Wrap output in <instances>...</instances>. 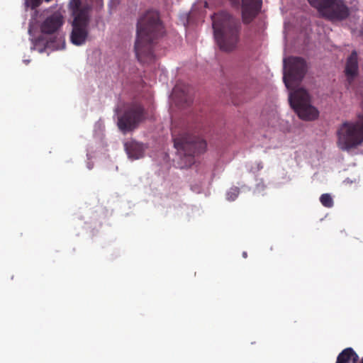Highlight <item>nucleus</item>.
<instances>
[{
    "instance_id": "1",
    "label": "nucleus",
    "mask_w": 363,
    "mask_h": 363,
    "mask_svg": "<svg viewBox=\"0 0 363 363\" xmlns=\"http://www.w3.org/2000/svg\"><path fill=\"white\" fill-rule=\"evenodd\" d=\"M284 82L291 89L289 101L290 106L299 118L311 121L319 116L318 110L311 104V96L303 88L295 89L306 72L305 60L299 57H289L284 60Z\"/></svg>"
},
{
    "instance_id": "2",
    "label": "nucleus",
    "mask_w": 363,
    "mask_h": 363,
    "mask_svg": "<svg viewBox=\"0 0 363 363\" xmlns=\"http://www.w3.org/2000/svg\"><path fill=\"white\" fill-rule=\"evenodd\" d=\"M164 33L158 12L150 10L138 19L135 43L136 57L141 63H150L155 60L153 48Z\"/></svg>"
},
{
    "instance_id": "3",
    "label": "nucleus",
    "mask_w": 363,
    "mask_h": 363,
    "mask_svg": "<svg viewBox=\"0 0 363 363\" xmlns=\"http://www.w3.org/2000/svg\"><path fill=\"white\" fill-rule=\"evenodd\" d=\"M214 37L217 45L223 52H231L240 40V23L225 11H220L212 16Z\"/></svg>"
},
{
    "instance_id": "4",
    "label": "nucleus",
    "mask_w": 363,
    "mask_h": 363,
    "mask_svg": "<svg viewBox=\"0 0 363 363\" xmlns=\"http://www.w3.org/2000/svg\"><path fill=\"white\" fill-rule=\"evenodd\" d=\"M172 134L174 147L181 160L182 167L191 166L194 163V157L197 154L205 152L206 142L199 136L193 135L184 130L177 135L176 130L172 129Z\"/></svg>"
},
{
    "instance_id": "5",
    "label": "nucleus",
    "mask_w": 363,
    "mask_h": 363,
    "mask_svg": "<svg viewBox=\"0 0 363 363\" xmlns=\"http://www.w3.org/2000/svg\"><path fill=\"white\" fill-rule=\"evenodd\" d=\"M69 7L73 16L70 40L74 45H82L86 43L89 35L92 6L88 3H82L81 0H70Z\"/></svg>"
},
{
    "instance_id": "6",
    "label": "nucleus",
    "mask_w": 363,
    "mask_h": 363,
    "mask_svg": "<svg viewBox=\"0 0 363 363\" xmlns=\"http://www.w3.org/2000/svg\"><path fill=\"white\" fill-rule=\"evenodd\" d=\"M338 147L349 151L363 143V115L355 122H344L337 131Z\"/></svg>"
},
{
    "instance_id": "7",
    "label": "nucleus",
    "mask_w": 363,
    "mask_h": 363,
    "mask_svg": "<svg viewBox=\"0 0 363 363\" xmlns=\"http://www.w3.org/2000/svg\"><path fill=\"white\" fill-rule=\"evenodd\" d=\"M145 119L146 111L144 106L138 103H132L118 117L117 125L119 130L125 134L137 128Z\"/></svg>"
},
{
    "instance_id": "8",
    "label": "nucleus",
    "mask_w": 363,
    "mask_h": 363,
    "mask_svg": "<svg viewBox=\"0 0 363 363\" xmlns=\"http://www.w3.org/2000/svg\"><path fill=\"white\" fill-rule=\"evenodd\" d=\"M321 15L331 21H342L350 14L349 9L341 0H308Z\"/></svg>"
},
{
    "instance_id": "9",
    "label": "nucleus",
    "mask_w": 363,
    "mask_h": 363,
    "mask_svg": "<svg viewBox=\"0 0 363 363\" xmlns=\"http://www.w3.org/2000/svg\"><path fill=\"white\" fill-rule=\"evenodd\" d=\"M172 99L180 106H189L192 103L191 88L183 83H177L172 91Z\"/></svg>"
},
{
    "instance_id": "10",
    "label": "nucleus",
    "mask_w": 363,
    "mask_h": 363,
    "mask_svg": "<svg viewBox=\"0 0 363 363\" xmlns=\"http://www.w3.org/2000/svg\"><path fill=\"white\" fill-rule=\"evenodd\" d=\"M262 4V0H242V16L245 23L252 21L260 11Z\"/></svg>"
},
{
    "instance_id": "11",
    "label": "nucleus",
    "mask_w": 363,
    "mask_h": 363,
    "mask_svg": "<svg viewBox=\"0 0 363 363\" xmlns=\"http://www.w3.org/2000/svg\"><path fill=\"white\" fill-rule=\"evenodd\" d=\"M358 74L359 65L357 52L353 50L347 59L345 68L347 88L352 85L354 79L358 76Z\"/></svg>"
},
{
    "instance_id": "12",
    "label": "nucleus",
    "mask_w": 363,
    "mask_h": 363,
    "mask_svg": "<svg viewBox=\"0 0 363 363\" xmlns=\"http://www.w3.org/2000/svg\"><path fill=\"white\" fill-rule=\"evenodd\" d=\"M63 24V17L60 13H53L45 18L40 26L43 33L52 34L55 33Z\"/></svg>"
},
{
    "instance_id": "13",
    "label": "nucleus",
    "mask_w": 363,
    "mask_h": 363,
    "mask_svg": "<svg viewBox=\"0 0 363 363\" xmlns=\"http://www.w3.org/2000/svg\"><path fill=\"white\" fill-rule=\"evenodd\" d=\"M124 147L128 157L133 160H137L143 156L145 149L141 143L131 140L125 143Z\"/></svg>"
},
{
    "instance_id": "14",
    "label": "nucleus",
    "mask_w": 363,
    "mask_h": 363,
    "mask_svg": "<svg viewBox=\"0 0 363 363\" xmlns=\"http://www.w3.org/2000/svg\"><path fill=\"white\" fill-rule=\"evenodd\" d=\"M359 356L351 347L343 350L337 356L336 363H357Z\"/></svg>"
},
{
    "instance_id": "15",
    "label": "nucleus",
    "mask_w": 363,
    "mask_h": 363,
    "mask_svg": "<svg viewBox=\"0 0 363 363\" xmlns=\"http://www.w3.org/2000/svg\"><path fill=\"white\" fill-rule=\"evenodd\" d=\"M321 204L326 208H331L333 206V199L330 194H323L320 197Z\"/></svg>"
},
{
    "instance_id": "16",
    "label": "nucleus",
    "mask_w": 363,
    "mask_h": 363,
    "mask_svg": "<svg viewBox=\"0 0 363 363\" xmlns=\"http://www.w3.org/2000/svg\"><path fill=\"white\" fill-rule=\"evenodd\" d=\"M41 1V0H25V4L27 7L35 9L40 6Z\"/></svg>"
},
{
    "instance_id": "17",
    "label": "nucleus",
    "mask_w": 363,
    "mask_h": 363,
    "mask_svg": "<svg viewBox=\"0 0 363 363\" xmlns=\"http://www.w3.org/2000/svg\"><path fill=\"white\" fill-rule=\"evenodd\" d=\"M239 189L238 188L231 189L228 193L227 196L229 201H234L238 196Z\"/></svg>"
},
{
    "instance_id": "18",
    "label": "nucleus",
    "mask_w": 363,
    "mask_h": 363,
    "mask_svg": "<svg viewBox=\"0 0 363 363\" xmlns=\"http://www.w3.org/2000/svg\"><path fill=\"white\" fill-rule=\"evenodd\" d=\"M242 257H243L244 258H246V257H247V252H242Z\"/></svg>"
},
{
    "instance_id": "19",
    "label": "nucleus",
    "mask_w": 363,
    "mask_h": 363,
    "mask_svg": "<svg viewBox=\"0 0 363 363\" xmlns=\"http://www.w3.org/2000/svg\"><path fill=\"white\" fill-rule=\"evenodd\" d=\"M46 2H49L51 0H45Z\"/></svg>"
},
{
    "instance_id": "20",
    "label": "nucleus",
    "mask_w": 363,
    "mask_h": 363,
    "mask_svg": "<svg viewBox=\"0 0 363 363\" xmlns=\"http://www.w3.org/2000/svg\"><path fill=\"white\" fill-rule=\"evenodd\" d=\"M360 363H363V358L362 359V360H361V362H360Z\"/></svg>"
}]
</instances>
